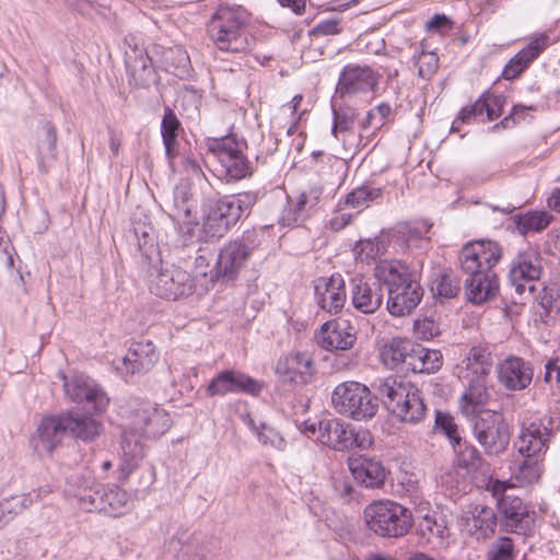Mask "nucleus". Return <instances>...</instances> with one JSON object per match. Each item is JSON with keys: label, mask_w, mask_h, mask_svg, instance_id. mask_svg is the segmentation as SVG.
I'll return each instance as SVG.
<instances>
[{"label": "nucleus", "mask_w": 560, "mask_h": 560, "mask_svg": "<svg viewBox=\"0 0 560 560\" xmlns=\"http://www.w3.org/2000/svg\"><path fill=\"white\" fill-rule=\"evenodd\" d=\"M172 424L167 411L155 402L138 401L130 409L120 442L119 479L126 480L145 456L142 439L156 438L165 433Z\"/></svg>", "instance_id": "1"}, {"label": "nucleus", "mask_w": 560, "mask_h": 560, "mask_svg": "<svg viewBox=\"0 0 560 560\" xmlns=\"http://www.w3.org/2000/svg\"><path fill=\"white\" fill-rule=\"evenodd\" d=\"M103 424L91 416L67 412L60 416L45 417L32 436L31 443L38 455H49L65 436L69 435L90 441L100 435Z\"/></svg>", "instance_id": "2"}, {"label": "nucleus", "mask_w": 560, "mask_h": 560, "mask_svg": "<svg viewBox=\"0 0 560 560\" xmlns=\"http://www.w3.org/2000/svg\"><path fill=\"white\" fill-rule=\"evenodd\" d=\"M375 276L387 287V310L393 316L409 315L421 302L422 287L400 261H380Z\"/></svg>", "instance_id": "3"}, {"label": "nucleus", "mask_w": 560, "mask_h": 560, "mask_svg": "<svg viewBox=\"0 0 560 560\" xmlns=\"http://www.w3.org/2000/svg\"><path fill=\"white\" fill-rule=\"evenodd\" d=\"M383 404L401 422L416 424L425 417V405L421 392L410 382L389 376L375 386Z\"/></svg>", "instance_id": "4"}, {"label": "nucleus", "mask_w": 560, "mask_h": 560, "mask_svg": "<svg viewBox=\"0 0 560 560\" xmlns=\"http://www.w3.org/2000/svg\"><path fill=\"white\" fill-rule=\"evenodd\" d=\"M368 527L382 537H402L412 527L411 511L390 500H377L364 509Z\"/></svg>", "instance_id": "5"}, {"label": "nucleus", "mask_w": 560, "mask_h": 560, "mask_svg": "<svg viewBox=\"0 0 560 560\" xmlns=\"http://www.w3.org/2000/svg\"><path fill=\"white\" fill-rule=\"evenodd\" d=\"M246 22L247 13L241 7H222L212 18L208 32L220 50L242 51L247 48Z\"/></svg>", "instance_id": "6"}, {"label": "nucleus", "mask_w": 560, "mask_h": 560, "mask_svg": "<svg viewBox=\"0 0 560 560\" xmlns=\"http://www.w3.org/2000/svg\"><path fill=\"white\" fill-rule=\"evenodd\" d=\"M264 231L253 229L246 231L241 240L229 242L220 250L213 269L210 270V281L219 279L234 280L244 268L252 253L260 245Z\"/></svg>", "instance_id": "7"}, {"label": "nucleus", "mask_w": 560, "mask_h": 560, "mask_svg": "<svg viewBox=\"0 0 560 560\" xmlns=\"http://www.w3.org/2000/svg\"><path fill=\"white\" fill-rule=\"evenodd\" d=\"M486 486L498 498V506L505 529L520 535L530 533L535 525V512L518 497L504 495L506 489L514 485L511 481L489 478Z\"/></svg>", "instance_id": "8"}, {"label": "nucleus", "mask_w": 560, "mask_h": 560, "mask_svg": "<svg viewBox=\"0 0 560 560\" xmlns=\"http://www.w3.org/2000/svg\"><path fill=\"white\" fill-rule=\"evenodd\" d=\"M335 409L353 420L372 419L378 410V399L370 388L358 382L337 385L331 394Z\"/></svg>", "instance_id": "9"}, {"label": "nucleus", "mask_w": 560, "mask_h": 560, "mask_svg": "<svg viewBox=\"0 0 560 560\" xmlns=\"http://www.w3.org/2000/svg\"><path fill=\"white\" fill-rule=\"evenodd\" d=\"M244 142L235 137L228 136L214 139L209 149L218 161L217 172L226 179H242L253 173L252 164L243 154Z\"/></svg>", "instance_id": "10"}, {"label": "nucleus", "mask_w": 560, "mask_h": 560, "mask_svg": "<svg viewBox=\"0 0 560 560\" xmlns=\"http://www.w3.org/2000/svg\"><path fill=\"white\" fill-rule=\"evenodd\" d=\"M474 435L489 455L504 452L510 442L509 425L503 416L491 410H483L477 415Z\"/></svg>", "instance_id": "11"}, {"label": "nucleus", "mask_w": 560, "mask_h": 560, "mask_svg": "<svg viewBox=\"0 0 560 560\" xmlns=\"http://www.w3.org/2000/svg\"><path fill=\"white\" fill-rule=\"evenodd\" d=\"M502 249L498 243L479 240L467 243L459 252L462 270L468 273L493 272V267L501 260Z\"/></svg>", "instance_id": "12"}, {"label": "nucleus", "mask_w": 560, "mask_h": 560, "mask_svg": "<svg viewBox=\"0 0 560 560\" xmlns=\"http://www.w3.org/2000/svg\"><path fill=\"white\" fill-rule=\"evenodd\" d=\"M63 381L66 396L73 402L83 405L88 411L101 412L106 409L109 399L101 387L83 374L66 376L59 373Z\"/></svg>", "instance_id": "13"}, {"label": "nucleus", "mask_w": 560, "mask_h": 560, "mask_svg": "<svg viewBox=\"0 0 560 560\" xmlns=\"http://www.w3.org/2000/svg\"><path fill=\"white\" fill-rule=\"evenodd\" d=\"M151 293L166 300H176L194 291V278L179 267H166L151 273L149 280Z\"/></svg>", "instance_id": "14"}, {"label": "nucleus", "mask_w": 560, "mask_h": 560, "mask_svg": "<svg viewBox=\"0 0 560 560\" xmlns=\"http://www.w3.org/2000/svg\"><path fill=\"white\" fill-rule=\"evenodd\" d=\"M264 387L262 382L237 370H223L206 387L208 397L245 393L257 396Z\"/></svg>", "instance_id": "15"}, {"label": "nucleus", "mask_w": 560, "mask_h": 560, "mask_svg": "<svg viewBox=\"0 0 560 560\" xmlns=\"http://www.w3.org/2000/svg\"><path fill=\"white\" fill-rule=\"evenodd\" d=\"M541 271L539 254L533 248H526L513 259L509 278L517 293L523 294L526 290L532 293L535 290L534 282L540 278Z\"/></svg>", "instance_id": "16"}, {"label": "nucleus", "mask_w": 560, "mask_h": 560, "mask_svg": "<svg viewBox=\"0 0 560 560\" xmlns=\"http://www.w3.org/2000/svg\"><path fill=\"white\" fill-rule=\"evenodd\" d=\"M240 220L235 206L226 197L209 202L202 231L207 238H220Z\"/></svg>", "instance_id": "17"}, {"label": "nucleus", "mask_w": 560, "mask_h": 560, "mask_svg": "<svg viewBox=\"0 0 560 560\" xmlns=\"http://www.w3.org/2000/svg\"><path fill=\"white\" fill-rule=\"evenodd\" d=\"M314 295L316 304L329 314L339 313L346 303V282L340 273L320 277L315 281Z\"/></svg>", "instance_id": "18"}, {"label": "nucleus", "mask_w": 560, "mask_h": 560, "mask_svg": "<svg viewBox=\"0 0 560 560\" xmlns=\"http://www.w3.org/2000/svg\"><path fill=\"white\" fill-rule=\"evenodd\" d=\"M497 515L492 508L482 504H469L463 511L462 528L476 540H486L493 536Z\"/></svg>", "instance_id": "19"}, {"label": "nucleus", "mask_w": 560, "mask_h": 560, "mask_svg": "<svg viewBox=\"0 0 560 560\" xmlns=\"http://www.w3.org/2000/svg\"><path fill=\"white\" fill-rule=\"evenodd\" d=\"M160 353L151 340L132 342L117 369L121 373L145 374L158 363Z\"/></svg>", "instance_id": "20"}, {"label": "nucleus", "mask_w": 560, "mask_h": 560, "mask_svg": "<svg viewBox=\"0 0 560 560\" xmlns=\"http://www.w3.org/2000/svg\"><path fill=\"white\" fill-rule=\"evenodd\" d=\"M383 302L382 288L377 282H371L358 275L351 280V303L363 314H373Z\"/></svg>", "instance_id": "21"}, {"label": "nucleus", "mask_w": 560, "mask_h": 560, "mask_svg": "<svg viewBox=\"0 0 560 560\" xmlns=\"http://www.w3.org/2000/svg\"><path fill=\"white\" fill-rule=\"evenodd\" d=\"M276 372L284 381L295 384H307L314 374L313 359L307 352L289 353L279 359Z\"/></svg>", "instance_id": "22"}, {"label": "nucleus", "mask_w": 560, "mask_h": 560, "mask_svg": "<svg viewBox=\"0 0 560 560\" xmlns=\"http://www.w3.org/2000/svg\"><path fill=\"white\" fill-rule=\"evenodd\" d=\"M532 364L522 358L510 357L498 365L499 381L510 390H522L533 380Z\"/></svg>", "instance_id": "23"}, {"label": "nucleus", "mask_w": 560, "mask_h": 560, "mask_svg": "<svg viewBox=\"0 0 560 560\" xmlns=\"http://www.w3.org/2000/svg\"><path fill=\"white\" fill-rule=\"evenodd\" d=\"M377 82L378 75L369 67L348 66L339 78L337 93L343 96L369 92L374 90Z\"/></svg>", "instance_id": "24"}, {"label": "nucleus", "mask_w": 560, "mask_h": 560, "mask_svg": "<svg viewBox=\"0 0 560 560\" xmlns=\"http://www.w3.org/2000/svg\"><path fill=\"white\" fill-rule=\"evenodd\" d=\"M352 429L337 418H324L318 421L316 441L335 451L351 448Z\"/></svg>", "instance_id": "25"}, {"label": "nucleus", "mask_w": 560, "mask_h": 560, "mask_svg": "<svg viewBox=\"0 0 560 560\" xmlns=\"http://www.w3.org/2000/svg\"><path fill=\"white\" fill-rule=\"evenodd\" d=\"M357 340L347 322H326L318 335V343L326 350H348Z\"/></svg>", "instance_id": "26"}, {"label": "nucleus", "mask_w": 560, "mask_h": 560, "mask_svg": "<svg viewBox=\"0 0 560 560\" xmlns=\"http://www.w3.org/2000/svg\"><path fill=\"white\" fill-rule=\"evenodd\" d=\"M499 290L498 278L494 272L468 273L465 280V294L474 304H482L492 300Z\"/></svg>", "instance_id": "27"}, {"label": "nucleus", "mask_w": 560, "mask_h": 560, "mask_svg": "<svg viewBox=\"0 0 560 560\" xmlns=\"http://www.w3.org/2000/svg\"><path fill=\"white\" fill-rule=\"evenodd\" d=\"M549 45V36L541 34L535 37L526 47L520 50L504 67L502 75L512 80L520 75L525 68L536 59Z\"/></svg>", "instance_id": "28"}, {"label": "nucleus", "mask_w": 560, "mask_h": 560, "mask_svg": "<svg viewBox=\"0 0 560 560\" xmlns=\"http://www.w3.org/2000/svg\"><path fill=\"white\" fill-rule=\"evenodd\" d=\"M453 450L456 454L455 467L463 469L465 475L477 479L478 476L487 477L490 474V466L483 460L478 450L463 441L459 444H454Z\"/></svg>", "instance_id": "29"}, {"label": "nucleus", "mask_w": 560, "mask_h": 560, "mask_svg": "<svg viewBox=\"0 0 560 560\" xmlns=\"http://www.w3.org/2000/svg\"><path fill=\"white\" fill-rule=\"evenodd\" d=\"M467 382V388L459 399V408L466 417H472L478 408L486 405L489 399L488 377L463 376Z\"/></svg>", "instance_id": "30"}, {"label": "nucleus", "mask_w": 560, "mask_h": 560, "mask_svg": "<svg viewBox=\"0 0 560 560\" xmlns=\"http://www.w3.org/2000/svg\"><path fill=\"white\" fill-rule=\"evenodd\" d=\"M549 436L550 432L546 427L533 422L518 436V452L524 457L540 458L548 447Z\"/></svg>", "instance_id": "31"}, {"label": "nucleus", "mask_w": 560, "mask_h": 560, "mask_svg": "<svg viewBox=\"0 0 560 560\" xmlns=\"http://www.w3.org/2000/svg\"><path fill=\"white\" fill-rule=\"evenodd\" d=\"M412 341L407 338L394 337L380 348V357L385 366L390 370L406 369Z\"/></svg>", "instance_id": "32"}, {"label": "nucleus", "mask_w": 560, "mask_h": 560, "mask_svg": "<svg viewBox=\"0 0 560 560\" xmlns=\"http://www.w3.org/2000/svg\"><path fill=\"white\" fill-rule=\"evenodd\" d=\"M353 478L366 488H377L385 480V469L380 462L371 458H359L350 462Z\"/></svg>", "instance_id": "33"}, {"label": "nucleus", "mask_w": 560, "mask_h": 560, "mask_svg": "<svg viewBox=\"0 0 560 560\" xmlns=\"http://www.w3.org/2000/svg\"><path fill=\"white\" fill-rule=\"evenodd\" d=\"M319 191H303L294 197H289L288 207L284 209L281 222L283 225H293L302 221L313 207L316 206Z\"/></svg>", "instance_id": "34"}, {"label": "nucleus", "mask_w": 560, "mask_h": 560, "mask_svg": "<svg viewBox=\"0 0 560 560\" xmlns=\"http://www.w3.org/2000/svg\"><path fill=\"white\" fill-rule=\"evenodd\" d=\"M441 365L442 354L439 350L427 349L413 342L405 370L413 373H433Z\"/></svg>", "instance_id": "35"}, {"label": "nucleus", "mask_w": 560, "mask_h": 560, "mask_svg": "<svg viewBox=\"0 0 560 560\" xmlns=\"http://www.w3.org/2000/svg\"><path fill=\"white\" fill-rule=\"evenodd\" d=\"M492 364V355L489 349L483 346H475L470 348L463 360V376L488 377Z\"/></svg>", "instance_id": "36"}, {"label": "nucleus", "mask_w": 560, "mask_h": 560, "mask_svg": "<svg viewBox=\"0 0 560 560\" xmlns=\"http://www.w3.org/2000/svg\"><path fill=\"white\" fill-rule=\"evenodd\" d=\"M188 201L189 196L186 187H176L174 191V209L171 217L178 223V230L186 240L191 238L195 235V230L198 228L197 222L186 221L190 215Z\"/></svg>", "instance_id": "37"}, {"label": "nucleus", "mask_w": 560, "mask_h": 560, "mask_svg": "<svg viewBox=\"0 0 560 560\" xmlns=\"http://www.w3.org/2000/svg\"><path fill=\"white\" fill-rule=\"evenodd\" d=\"M102 513L118 517L129 510V494L116 485L102 486Z\"/></svg>", "instance_id": "38"}, {"label": "nucleus", "mask_w": 560, "mask_h": 560, "mask_svg": "<svg viewBox=\"0 0 560 560\" xmlns=\"http://www.w3.org/2000/svg\"><path fill=\"white\" fill-rule=\"evenodd\" d=\"M542 472L541 459L537 457H525L522 464L513 472L512 479L521 487L537 482Z\"/></svg>", "instance_id": "39"}, {"label": "nucleus", "mask_w": 560, "mask_h": 560, "mask_svg": "<svg viewBox=\"0 0 560 560\" xmlns=\"http://www.w3.org/2000/svg\"><path fill=\"white\" fill-rule=\"evenodd\" d=\"M33 503L31 494L13 495L0 502V529Z\"/></svg>", "instance_id": "40"}, {"label": "nucleus", "mask_w": 560, "mask_h": 560, "mask_svg": "<svg viewBox=\"0 0 560 560\" xmlns=\"http://www.w3.org/2000/svg\"><path fill=\"white\" fill-rule=\"evenodd\" d=\"M551 217L546 211H529L515 218L516 229L521 234L540 232L550 223Z\"/></svg>", "instance_id": "41"}, {"label": "nucleus", "mask_w": 560, "mask_h": 560, "mask_svg": "<svg viewBox=\"0 0 560 560\" xmlns=\"http://www.w3.org/2000/svg\"><path fill=\"white\" fill-rule=\"evenodd\" d=\"M179 126L180 122L176 115L171 109H167L162 119L161 132L165 152L168 159H172L175 155V149L177 145V130Z\"/></svg>", "instance_id": "42"}, {"label": "nucleus", "mask_w": 560, "mask_h": 560, "mask_svg": "<svg viewBox=\"0 0 560 560\" xmlns=\"http://www.w3.org/2000/svg\"><path fill=\"white\" fill-rule=\"evenodd\" d=\"M57 135L51 122L46 121L40 127V140L38 143V166L45 170L44 160L54 158L56 152Z\"/></svg>", "instance_id": "43"}, {"label": "nucleus", "mask_w": 560, "mask_h": 560, "mask_svg": "<svg viewBox=\"0 0 560 560\" xmlns=\"http://www.w3.org/2000/svg\"><path fill=\"white\" fill-rule=\"evenodd\" d=\"M383 190L380 187L363 185L348 194L346 205L353 209H364L370 202L382 197Z\"/></svg>", "instance_id": "44"}, {"label": "nucleus", "mask_w": 560, "mask_h": 560, "mask_svg": "<svg viewBox=\"0 0 560 560\" xmlns=\"http://www.w3.org/2000/svg\"><path fill=\"white\" fill-rule=\"evenodd\" d=\"M248 425L262 444L270 445L278 450H283L285 447L283 436L271 425H268L265 422L256 424L253 419L248 420Z\"/></svg>", "instance_id": "45"}, {"label": "nucleus", "mask_w": 560, "mask_h": 560, "mask_svg": "<svg viewBox=\"0 0 560 560\" xmlns=\"http://www.w3.org/2000/svg\"><path fill=\"white\" fill-rule=\"evenodd\" d=\"M80 508L85 512H100L103 509L102 486L83 489L75 493Z\"/></svg>", "instance_id": "46"}, {"label": "nucleus", "mask_w": 560, "mask_h": 560, "mask_svg": "<svg viewBox=\"0 0 560 560\" xmlns=\"http://www.w3.org/2000/svg\"><path fill=\"white\" fill-rule=\"evenodd\" d=\"M505 97L502 95L483 94L477 100V110L487 114L489 121L502 115Z\"/></svg>", "instance_id": "47"}, {"label": "nucleus", "mask_w": 560, "mask_h": 560, "mask_svg": "<svg viewBox=\"0 0 560 560\" xmlns=\"http://www.w3.org/2000/svg\"><path fill=\"white\" fill-rule=\"evenodd\" d=\"M128 72L135 79L142 77V72H147L151 68V60L143 50L133 49L132 52H126L125 58Z\"/></svg>", "instance_id": "48"}, {"label": "nucleus", "mask_w": 560, "mask_h": 560, "mask_svg": "<svg viewBox=\"0 0 560 560\" xmlns=\"http://www.w3.org/2000/svg\"><path fill=\"white\" fill-rule=\"evenodd\" d=\"M353 254L357 260L369 264L371 260H375L380 254L378 243L372 240H361L355 244Z\"/></svg>", "instance_id": "49"}, {"label": "nucleus", "mask_w": 560, "mask_h": 560, "mask_svg": "<svg viewBox=\"0 0 560 560\" xmlns=\"http://www.w3.org/2000/svg\"><path fill=\"white\" fill-rule=\"evenodd\" d=\"M435 422L450 439L452 446H454V444L457 445L464 441L460 436L458 425L454 422V419L451 416L438 412Z\"/></svg>", "instance_id": "50"}, {"label": "nucleus", "mask_w": 560, "mask_h": 560, "mask_svg": "<svg viewBox=\"0 0 560 560\" xmlns=\"http://www.w3.org/2000/svg\"><path fill=\"white\" fill-rule=\"evenodd\" d=\"M413 331L417 338L431 340L440 335V325L434 319L424 317L415 322Z\"/></svg>", "instance_id": "51"}, {"label": "nucleus", "mask_w": 560, "mask_h": 560, "mask_svg": "<svg viewBox=\"0 0 560 560\" xmlns=\"http://www.w3.org/2000/svg\"><path fill=\"white\" fill-rule=\"evenodd\" d=\"M514 546L510 538L503 537L499 539L489 550V560H513Z\"/></svg>", "instance_id": "52"}, {"label": "nucleus", "mask_w": 560, "mask_h": 560, "mask_svg": "<svg viewBox=\"0 0 560 560\" xmlns=\"http://www.w3.org/2000/svg\"><path fill=\"white\" fill-rule=\"evenodd\" d=\"M419 75L423 79L430 78L439 66V58L433 51H422L417 60Z\"/></svg>", "instance_id": "53"}, {"label": "nucleus", "mask_w": 560, "mask_h": 560, "mask_svg": "<svg viewBox=\"0 0 560 560\" xmlns=\"http://www.w3.org/2000/svg\"><path fill=\"white\" fill-rule=\"evenodd\" d=\"M231 205L235 206L238 218L248 211L257 201V194L252 191L241 192L235 196L226 197Z\"/></svg>", "instance_id": "54"}, {"label": "nucleus", "mask_w": 560, "mask_h": 560, "mask_svg": "<svg viewBox=\"0 0 560 560\" xmlns=\"http://www.w3.org/2000/svg\"><path fill=\"white\" fill-rule=\"evenodd\" d=\"M433 290L440 298L452 299L456 296L459 287L454 278L448 275H443L438 280Z\"/></svg>", "instance_id": "55"}, {"label": "nucleus", "mask_w": 560, "mask_h": 560, "mask_svg": "<svg viewBox=\"0 0 560 560\" xmlns=\"http://www.w3.org/2000/svg\"><path fill=\"white\" fill-rule=\"evenodd\" d=\"M420 532L423 536H428V540L431 537H438L443 539L446 535V527L439 524L435 520L425 515L419 524Z\"/></svg>", "instance_id": "56"}, {"label": "nucleus", "mask_w": 560, "mask_h": 560, "mask_svg": "<svg viewBox=\"0 0 560 560\" xmlns=\"http://www.w3.org/2000/svg\"><path fill=\"white\" fill-rule=\"evenodd\" d=\"M211 255L209 254H199L196 258H195V264H194V273H195V279L201 277L205 279V283L203 285L205 287H208L209 283H212L210 281V270L212 269L211 268Z\"/></svg>", "instance_id": "57"}, {"label": "nucleus", "mask_w": 560, "mask_h": 560, "mask_svg": "<svg viewBox=\"0 0 560 560\" xmlns=\"http://www.w3.org/2000/svg\"><path fill=\"white\" fill-rule=\"evenodd\" d=\"M482 113L477 110V101L470 105L462 108L458 114V117L453 121L451 130L453 132H457L460 130V124H470L477 117L481 116Z\"/></svg>", "instance_id": "58"}, {"label": "nucleus", "mask_w": 560, "mask_h": 560, "mask_svg": "<svg viewBox=\"0 0 560 560\" xmlns=\"http://www.w3.org/2000/svg\"><path fill=\"white\" fill-rule=\"evenodd\" d=\"M334 115L335 120L331 132L335 135V137H338L339 132H347L352 128L353 118L355 116L353 112L349 116L347 114H339L336 110H334Z\"/></svg>", "instance_id": "59"}, {"label": "nucleus", "mask_w": 560, "mask_h": 560, "mask_svg": "<svg viewBox=\"0 0 560 560\" xmlns=\"http://www.w3.org/2000/svg\"><path fill=\"white\" fill-rule=\"evenodd\" d=\"M340 33L339 28V20L337 19H327L320 21L313 30V35H335Z\"/></svg>", "instance_id": "60"}, {"label": "nucleus", "mask_w": 560, "mask_h": 560, "mask_svg": "<svg viewBox=\"0 0 560 560\" xmlns=\"http://www.w3.org/2000/svg\"><path fill=\"white\" fill-rule=\"evenodd\" d=\"M351 441V448L353 446L366 450L372 446L373 444V438L372 434L368 430H358L355 431L352 429V439Z\"/></svg>", "instance_id": "61"}, {"label": "nucleus", "mask_w": 560, "mask_h": 560, "mask_svg": "<svg viewBox=\"0 0 560 560\" xmlns=\"http://www.w3.org/2000/svg\"><path fill=\"white\" fill-rule=\"evenodd\" d=\"M10 241L5 237V233L2 231L0 226V259H3L5 266L8 268H13L14 260L9 252Z\"/></svg>", "instance_id": "62"}, {"label": "nucleus", "mask_w": 560, "mask_h": 560, "mask_svg": "<svg viewBox=\"0 0 560 560\" xmlns=\"http://www.w3.org/2000/svg\"><path fill=\"white\" fill-rule=\"evenodd\" d=\"M450 26V20L444 14H435L425 23V28L429 32L441 31Z\"/></svg>", "instance_id": "63"}, {"label": "nucleus", "mask_w": 560, "mask_h": 560, "mask_svg": "<svg viewBox=\"0 0 560 560\" xmlns=\"http://www.w3.org/2000/svg\"><path fill=\"white\" fill-rule=\"evenodd\" d=\"M165 57L166 58H173V57H176L177 59V67H183L185 68L187 66V63L189 62V57L187 55L186 51H184L182 48H170L168 50L165 51Z\"/></svg>", "instance_id": "64"}]
</instances>
